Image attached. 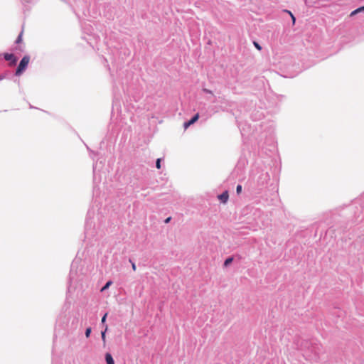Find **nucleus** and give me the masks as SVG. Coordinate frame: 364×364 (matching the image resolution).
I'll list each match as a JSON object with an SVG mask.
<instances>
[{"mask_svg": "<svg viewBox=\"0 0 364 364\" xmlns=\"http://www.w3.org/2000/svg\"><path fill=\"white\" fill-rule=\"evenodd\" d=\"M30 61V57L28 55H25L21 60L16 70V75H20L26 69Z\"/></svg>", "mask_w": 364, "mask_h": 364, "instance_id": "obj_1", "label": "nucleus"}, {"mask_svg": "<svg viewBox=\"0 0 364 364\" xmlns=\"http://www.w3.org/2000/svg\"><path fill=\"white\" fill-rule=\"evenodd\" d=\"M4 59L9 62L10 65H14L17 62V58L11 53H5Z\"/></svg>", "mask_w": 364, "mask_h": 364, "instance_id": "obj_2", "label": "nucleus"}, {"mask_svg": "<svg viewBox=\"0 0 364 364\" xmlns=\"http://www.w3.org/2000/svg\"><path fill=\"white\" fill-rule=\"evenodd\" d=\"M199 118V114L197 113L195 114L193 118L183 124V127L185 129H188L191 124H194Z\"/></svg>", "mask_w": 364, "mask_h": 364, "instance_id": "obj_3", "label": "nucleus"}, {"mask_svg": "<svg viewBox=\"0 0 364 364\" xmlns=\"http://www.w3.org/2000/svg\"><path fill=\"white\" fill-rule=\"evenodd\" d=\"M219 200L223 203H225L228 199V193L227 191L223 193L222 194L218 196Z\"/></svg>", "mask_w": 364, "mask_h": 364, "instance_id": "obj_4", "label": "nucleus"}, {"mask_svg": "<svg viewBox=\"0 0 364 364\" xmlns=\"http://www.w3.org/2000/svg\"><path fill=\"white\" fill-rule=\"evenodd\" d=\"M105 360L107 364H114V361L112 355L109 353L105 354Z\"/></svg>", "mask_w": 364, "mask_h": 364, "instance_id": "obj_5", "label": "nucleus"}, {"mask_svg": "<svg viewBox=\"0 0 364 364\" xmlns=\"http://www.w3.org/2000/svg\"><path fill=\"white\" fill-rule=\"evenodd\" d=\"M363 11H364V6L360 7V8L354 10L353 11H352L350 14V16H354V15L357 14L358 13Z\"/></svg>", "mask_w": 364, "mask_h": 364, "instance_id": "obj_6", "label": "nucleus"}, {"mask_svg": "<svg viewBox=\"0 0 364 364\" xmlns=\"http://www.w3.org/2000/svg\"><path fill=\"white\" fill-rule=\"evenodd\" d=\"M23 31H22L20 33L19 36H18V38H17V39H16V43L17 44H19V43H21L22 42V40H23V39H22V38H23Z\"/></svg>", "mask_w": 364, "mask_h": 364, "instance_id": "obj_7", "label": "nucleus"}, {"mask_svg": "<svg viewBox=\"0 0 364 364\" xmlns=\"http://www.w3.org/2000/svg\"><path fill=\"white\" fill-rule=\"evenodd\" d=\"M284 11L287 12L290 15L291 18L292 19V23H293V25H294L296 18H295L294 16L293 15V14L290 11H288V10H284Z\"/></svg>", "mask_w": 364, "mask_h": 364, "instance_id": "obj_8", "label": "nucleus"}, {"mask_svg": "<svg viewBox=\"0 0 364 364\" xmlns=\"http://www.w3.org/2000/svg\"><path fill=\"white\" fill-rule=\"evenodd\" d=\"M233 260V258L232 257H228V259H225V262H224V266L227 267L228 266Z\"/></svg>", "mask_w": 364, "mask_h": 364, "instance_id": "obj_9", "label": "nucleus"}, {"mask_svg": "<svg viewBox=\"0 0 364 364\" xmlns=\"http://www.w3.org/2000/svg\"><path fill=\"white\" fill-rule=\"evenodd\" d=\"M112 284V281H109L106 283V284L101 289V291H105V289H107V288H109V287Z\"/></svg>", "mask_w": 364, "mask_h": 364, "instance_id": "obj_10", "label": "nucleus"}, {"mask_svg": "<svg viewBox=\"0 0 364 364\" xmlns=\"http://www.w3.org/2000/svg\"><path fill=\"white\" fill-rule=\"evenodd\" d=\"M107 326H105V329L104 331L102 332L101 335H102V339L104 343H105V332L107 331Z\"/></svg>", "mask_w": 364, "mask_h": 364, "instance_id": "obj_11", "label": "nucleus"}, {"mask_svg": "<svg viewBox=\"0 0 364 364\" xmlns=\"http://www.w3.org/2000/svg\"><path fill=\"white\" fill-rule=\"evenodd\" d=\"M91 331H92L91 328H90V327L86 329V331H85V336L87 338L90 337V333H91Z\"/></svg>", "mask_w": 364, "mask_h": 364, "instance_id": "obj_12", "label": "nucleus"}, {"mask_svg": "<svg viewBox=\"0 0 364 364\" xmlns=\"http://www.w3.org/2000/svg\"><path fill=\"white\" fill-rule=\"evenodd\" d=\"M242 191V186L241 185H237V188H236V192L237 194H240Z\"/></svg>", "mask_w": 364, "mask_h": 364, "instance_id": "obj_13", "label": "nucleus"}, {"mask_svg": "<svg viewBox=\"0 0 364 364\" xmlns=\"http://www.w3.org/2000/svg\"><path fill=\"white\" fill-rule=\"evenodd\" d=\"M156 166L159 169L161 168V159H158L156 160Z\"/></svg>", "mask_w": 364, "mask_h": 364, "instance_id": "obj_14", "label": "nucleus"}, {"mask_svg": "<svg viewBox=\"0 0 364 364\" xmlns=\"http://www.w3.org/2000/svg\"><path fill=\"white\" fill-rule=\"evenodd\" d=\"M254 46L259 50H260L262 49V47L259 46V44L255 41L254 42Z\"/></svg>", "mask_w": 364, "mask_h": 364, "instance_id": "obj_15", "label": "nucleus"}, {"mask_svg": "<svg viewBox=\"0 0 364 364\" xmlns=\"http://www.w3.org/2000/svg\"><path fill=\"white\" fill-rule=\"evenodd\" d=\"M107 314L106 313V314L103 316V317L102 318L101 321H102V323H104L105 322V321H106V318H107Z\"/></svg>", "mask_w": 364, "mask_h": 364, "instance_id": "obj_16", "label": "nucleus"}, {"mask_svg": "<svg viewBox=\"0 0 364 364\" xmlns=\"http://www.w3.org/2000/svg\"><path fill=\"white\" fill-rule=\"evenodd\" d=\"M132 269H133L134 271H136V265H135V264H134V263H132Z\"/></svg>", "mask_w": 364, "mask_h": 364, "instance_id": "obj_17", "label": "nucleus"}, {"mask_svg": "<svg viewBox=\"0 0 364 364\" xmlns=\"http://www.w3.org/2000/svg\"><path fill=\"white\" fill-rule=\"evenodd\" d=\"M170 220H171V217H168V218H167L165 220V223H169V221H170Z\"/></svg>", "mask_w": 364, "mask_h": 364, "instance_id": "obj_18", "label": "nucleus"}, {"mask_svg": "<svg viewBox=\"0 0 364 364\" xmlns=\"http://www.w3.org/2000/svg\"><path fill=\"white\" fill-rule=\"evenodd\" d=\"M205 92H208V93H212V92H211V91H210V90H205Z\"/></svg>", "mask_w": 364, "mask_h": 364, "instance_id": "obj_19", "label": "nucleus"}]
</instances>
